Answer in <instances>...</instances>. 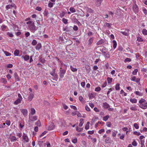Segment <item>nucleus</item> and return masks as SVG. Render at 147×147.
Here are the masks:
<instances>
[{
	"label": "nucleus",
	"instance_id": "nucleus-1",
	"mask_svg": "<svg viewBox=\"0 0 147 147\" xmlns=\"http://www.w3.org/2000/svg\"><path fill=\"white\" fill-rule=\"evenodd\" d=\"M29 28L30 30L34 32L36 30V27L34 25V24L33 22L30 25H29Z\"/></svg>",
	"mask_w": 147,
	"mask_h": 147
},
{
	"label": "nucleus",
	"instance_id": "nucleus-2",
	"mask_svg": "<svg viewBox=\"0 0 147 147\" xmlns=\"http://www.w3.org/2000/svg\"><path fill=\"white\" fill-rule=\"evenodd\" d=\"M66 70L63 69L61 68H60L59 70V76L61 78H63L64 77V75L65 74Z\"/></svg>",
	"mask_w": 147,
	"mask_h": 147
},
{
	"label": "nucleus",
	"instance_id": "nucleus-3",
	"mask_svg": "<svg viewBox=\"0 0 147 147\" xmlns=\"http://www.w3.org/2000/svg\"><path fill=\"white\" fill-rule=\"evenodd\" d=\"M133 8L135 13H137L138 11V9L136 4H134L133 5Z\"/></svg>",
	"mask_w": 147,
	"mask_h": 147
},
{
	"label": "nucleus",
	"instance_id": "nucleus-4",
	"mask_svg": "<svg viewBox=\"0 0 147 147\" xmlns=\"http://www.w3.org/2000/svg\"><path fill=\"white\" fill-rule=\"evenodd\" d=\"M140 107L143 109H145L147 108V102L142 104L139 106Z\"/></svg>",
	"mask_w": 147,
	"mask_h": 147
},
{
	"label": "nucleus",
	"instance_id": "nucleus-5",
	"mask_svg": "<svg viewBox=\"0 0 147 147\" xmlns=\"http://www.w3.org/2000/svg\"><path fill=\"white\" fill-rule=\"evenodd\" d=\"M131 80L137 83L139 82L140 81V78H136L135 76L133 77Z\"/></svg>",
	"mask_w": 147,
	"mask_h": 147
},
{
	"label": "nucleus",
	"instance_id": "nucleus-6",
	"mask_svg": "<svg viewBox=\"0 0 147 147\" xmlns=\"http://www.w3.org/2000/svg\"><path fill=\"white\" fill-rule=\"evenodd\" d=\"M55 128V125L53 123H51L48 127V129L49 130H51Z\"/></svg>",
	"mask_w": 147,
	"mask_h": 147
},
{
	"label": "nucleus",
	"instance_id": "nucleus-7",
	"mask_svg": "<svg viewBox=\"0 0 147 147\" xmlns=\"http://www.w3.org/2000/svg\"><path fill=\"white\" fill-rule=\"evenodd\" d=\"M102 0H96V5L97 7H99L101 5Z\"/></svg>",
	"mask_w": 147,
	"mask_h": 147
},
{
	"label": "nucleus",
	"instance_id": "nucleus-8",
	"mask_svg": "<svg viewBox=\"0 0 147 147\" xmlns=\"http://www.w3.org/2000/svg\"><path fill=\"white\" fill-rule=\"evenodd\" d=\"M105 142L107 144L111 143H112V141L110 138L107 137L105 140Z\"/></svg>",
	"mask_w": 147,
	"mask_h": 147
},
{
	"label": "nucleus",
	"instance_id": "nucleus-9",
	"mask_svg": "<svg viewBox=\"0 0 147 147\" xmlns=\"http://www.w3.org/2000/svg\"><path fill=\"white\" fill-rule=\"evenodd\" d=\"M34 96V94L32 93H31L30 94L29 96L28 97V101H30L32 100Z\"/></svg>",
	"mask_w": 147,
	"mask_h": 147
},
{
	"label": "nucleus",
	"instance_id": "nucleus-10",
	"mask_svg": "<svg viewBox=\"0 0 147 147\" xmlns=\"http://www.w3.org/2000/svg\"><path fill=\"white\" fill-rule=\"evenodd\" d=\"M29 118L30 119L31 121H34L35 120H36L37 119V117L36 116H33L32 117H30V115H29Z\"/></svg>",
	"mask_w": 147,
	"mask_h": 147
},
{
	"label": "nucleus",
	"instance_id": "nucleus-11",
	"mask_svg": "<svg viewBox=\"0 0 147 147\" xmlns=\"http://www.w3.org/2000/svg\"><path fill=\"white\" fill-rule=\"evenodd\" d=\"M21 112L23 113L24 117L27 116V110L26 109H23L22 110Z\"/></svg>",
	"mask_w": 147,
	"mask_h": 147
},
{
	"label": "nucleus",
	"instance_id": "nucleus-12",
	"mask_svg": "<svg viewBox=\"0 0 147 147\" xmlns=\"http://www.w3.org/2000/svg\"><path fill=\"white\" fill-rule=\"evenodd\" d=\"M23 140L26 142H29V139L28 136L24 134L23 136Z\"/></svg>",
	"mask_w": 147,
	"mask_h": 147
},
{
	"label": "nucleus",
	"instance_id": "nucleus-13",
	"mask_svg": "<svg viewBox=\"0 0 147 147\" xmlns=\"http://www.w3.org/2000/svg\"><path fill=\"white\" fill-rule=\"evenodd\" d=\"M103 107L105 109H107L110 107V105L106 102H104L103 103Z\"/></svg>",
	"mask_w": 147,
	"mask_h": 147
},
{
	"label": "nucleus",
	"instance_id": "nucleus-14",
	"mask_svg": "<svg viewBox=\"0 0 147 147\" xmlns=\"http://www.w3.org/2000/svg\"><path fill=\"white\" fill-rule=\"evenodd\" d=\"M22 58L24 59L25 61H27L29 59L30 57L29 56L26 55H25L24 56H22Z\"/></svg>",
	"mask_w": 147,
	"mask_h": 147
},
{
	"label": "nucleus",
	"instance_id": "nucleus-15",
	"mask_svg": "<svg viewBox=\"0 0 147 147\" xmlns=\"http://www.w3.org/2000/svg\"><path fill=\"white\" fill-rule=\"evenodd\" d=\"M11 142H14L17 140V138L15 136H11L9 138Z\"/></svg>",
	"mask_w": 147,
	"mask_h": 147
},
{
	"label": "nucleus",
	"instance_id": "nucleus-16",
	"mask_svg": "<svg viewBox=\"0 0 147 147\" xmlns=\"http://www.w3.org/2000/svg\"><path fill=\"white\" fill-rule=\"evenodd\" d=\"M14 77L16 79V80L17 81H20V79L18 75L16 73H15L14 74Z\"/></svg>",
	"mask_w": 147,
	"mask_h": 147
},
{
	"label": "nucleus",
	"instance_id": "nucleus-17",
	"mask_svg": "<svg viewBox=\"0 0 147 147\" xmlns=\"http://www.w3.org/2000/svg\"><path fill=\"white\" fill-rule=\"evenodd\" d=\"M84 123V119H81L80 120V123L79 126L81 127H82Z\"/></svg>",
	"mask_w": 147,
	"mask_h": 147
},
{
	"label": "nucleus",
	"instance_id": "nucleus-18",
	"mask_svg": "<svg viewBox=\"0 0 147 147\" xmlns=\"http://www.w3.org/2000/svg\"><path fill=\"white\" fill-rule=\"evenodd\" d=\"M130 101L132 103H136L137 102V100L134 98L133 99L131 98L130 99Z\"/></svg>",
	"mask_w": 147,
	"mask_h": 147
},
{
	"label": "nucleus",
	"instance_id": "nucleus-19",
	"mask_svg": "<svg viewBox=\"0 0 147 147\" xmlns=\"http://www.w3.org/2000/svg\"><path fill=\"white\" fill-rule=\"evenodd\" d=\"M19 53V50L16 49L14 52V54L15 56H18Z\"/></svg>",
	"mask_w": 147,
	"mask_h": 147
},
{
	"label": "nucleus",
	"instance_id": "nucleus-20",
	"mask_svg": "<svg viewBox=\"0 0 147 147\" xmlns=\"http://www.w3.org/2000/svg\"><path fill=\"white\" fill-rule=\"evenodd\" d=\"M41 47V45L40 43H38L36 47V50H39Z\"/></svg>",
	"mask_w": 147,
	"mask_h": 147
},
{
	"label": "nucleus",
	"instance_id": "nucleus-21",
	"mask_svg": "<svg viewBox=\"0 0 147 147\" xmlns=\"http://www.w3.org/2000/svg\"><path fill=\"white\" fill-rule=\"evenodd\" d=\"M108 83L110 84L112 82L113 78H111L108 77L107 78Z\"/></svg>",
	"mask_w": 147,
	"mask_h": 147
},
{
	"label": "nucleus",
	"instance_id": "nucleus-22",
	"mask_svg": "<svg viewBox=\"0 0 147 147\" xmlns=\"http://www.w3.org/2000/svg\"><path fill=\"white\" fill-rule=\"evenodd\" d=\"M112 42L113 44V48L114 49H115L117 45V42L115 40H113Z\"/></svg>",
	"mask_w": 147,
	"mask_h": 147
},
{
	"label": "nucleus",
	"instance_id": "nucleus-23",
	"mask_svg": "<svg viewBox=\"0 0 147 147\" xmlns=\"http://www.w3.org/2000/svg\"><path fill=\"white\" fill-rule=\"evenodd\" d=\"M87 11L89 13H93L94 12V10L93 9L89 8H87Z\"/></svg>",
	"mask_w": 147,
	"mask_h": 147
},
{
	"label": "nucleus",
	"instance_id": "nucleus-24",
	"mask_svg": "<svg viewBox=\"0 0 147 147\" xmlns=\"http://www.w3.org/2000/svg\"><path fill=\"white\" fill-rule=\"evenodd\" d=\"M22 100L19 99H18L14 102V104L15 105H17L21 102Z\"/></svg>",
	"mask_w": 147,
	"mask_h": 147
},
{
	"label": "nucleus",
	"instance_id": "nucleus-25",
	"mask_svg": "<svg viewBox=\"0 0 147 147\" xmlns=\"http://www.w3.org/2000/svg\"><path fill=\"white\" fill-rule=\"evenodd\" d=\"M93 40L92 38H90L88 40V45H90L93 42Z\"/></svg>",
	"mask_w": 147,
	"mask_h": 147
},
{
	"label": "nucleus",
	"instance_id": "nucleus-26",
	"mask_svg": "<svg viewBox=\"0 0 147 147\" xmlns=\"http://www.w3.org/2000/svg\"><path fill=\"white\" fill-rule=\"evenodd\" d=\"M0 80L1 82L3 83L4 84H6L7 82L6 80L4 78H1V79Z\"/></svg>",
	"mask_w": 147,
	"mask_h": 147
},
{
	"label": "nucleus",
	"instance_id": "nucleus-27",
	"mask_svg": "<svg viewBox=\"0 0 147 147\" xmlns=\"http://www.w3.org/2000/svg\"><path fill=\"white\" fill-rule=\"evenodd\" d=\"M136 94L139 95L140 96H141L142 95V93L140 92L139 91H136L135 92Z\"/></svg>",
	"mask_w": 147,
	"mask_h": 147
},
{
	"label": "nucleus",
	"instance_id": "nucleus-28",
	"mask_svg": "<svg viewBox=\"0 0 147 147\" xmlns=\"http://www.w3.org/2000/svg\"><path fill=\"white\" fill-rule=\"evenodd\" d=\"M70 67L71 70L73 72H76V71L77 70V69L76 68H73L71 65L70 66Z\"/></svg>",
	"mask_w": 147,
	"mask_h": 147
},
{
	"label": "nucleus",
	"instance_id": "nucleus-29",
	"mask_svg": "<svg viewBox=\"0 0 147 147\" xmlns=\"http://www.w3.org/2000/svg\"><path fill=\"white\" fill-rule=\"evenodd\" d=\"M69 10L72 13H74L76 12V10L75 8L73 7H70Z\"/></svg>",
	"mask_w": 147,
	"mask_h": 147
},
{
	"label": "nucleus",
	"instance_id": "nucleus-30",
	"mask_svg": "<svg viewBox=\"0 0 147 147\" xmlns=\"http://www.w3.org/2000/svg\"><path fill=\"white\" fill-rule=\"evenodd\" d=\"M31 114L32 115H34L35 113V110L34 109L32 108L31 109Z\"/></svg>",
	"mask_w": 147,
	"mask_h": 147
},
{
	"label": "nucleus",
	"instance_id": "nucleus-31",
	"mask_svg": "<svg viewBox=\"0 0 147 147\" xmlns=\"http://www.w3.org/2000/svg\"><path fill=\"white\" fill-rule=\"evenodd\" d=\"M109 117V115L103 117V120L104 121H106Z\"/></svg>",
	"mask_w": 147,
	"mask_h": 147
},
{
	"label": "nucleus",
	"instance_id": "nucleus-32",
	"mask_svg": "<svg viewBox=\"0 0 147 147\" xmlns=\"http://www.w3.org/2000/svg\"><path fill=\"white\" fill-rule=\"evenodd\" d=\"M53 76L54 77V79H53V80H55L57 81L58 79V75L57 74H55Z\"/></svg>",
	"mask_w": 147,
	"mask_h": 147
},
{
	"label": "nucleus",
	"instance_id": "nucleus-33",
	"mask_svg": "<svg viewBox=\"0 0 147 147\" xmlns=\"http://www.w3.org/2000/svg\"><path fill=\"white\" fill-rule=\"evenodd\" d=\"M130 109L131 110L133 111H136L137 110L136 106H135L134 107H130Z\"/></svg>",
	"mask_w": 147,
	"mask_h": 147
},
{
	"label": "nucleus",
	"instance_id": "nucleus-34",
	"mask_svg": "<svg viewBox=\"0 0 147 147\" xmlns=\"http://www.w3.org/2000/svg\"><path fill=\"white\" fill-rule=\"evenodd\" d=\"M142 32L143 34L147 35V30L146 29H143L142 31Z\"/></svg>",
	"mask_w": 147,
	"mask_h": 147
},
{
	"label": "nucleus",
	"instance_id": "nucleus-35",
	"mask_svg": "<svg viewBox=\"0 0 147 147\" xmlns=\"http://www.w3.org/2000/svg\"><path fill=\"white\" fill-rule=\"evenodd\" d=\"M39 61H40L43 63H45V60L44 59L42 58V57L41 58H40L39 59Z\"/></svg>",
	"mask_w": 147,
	"mask_h": 147
},
{
	"label": "nucleus",
	"instance_id": "nucleus-36",
	"mask_svg": "<svg viewBox=\"0 0 147 147\" xmlns=\"http://www.w3.org/2000/svg\"><path fill=\"white\" fill-rule=\"evenodd\" d=\"M55 70L53 69L52 71L50 73V74L53 76L56 73H55Z\"/></svg>",
	"mask_w": 147,
	"mask_h": 147
},
{
	"label": "nucleus",
	"instance_id": "nucleus-37",
	"mask_svg": "<svg viewBox=\"0 0 147 147\" xmlns=\"http://www.w3.org/2000/svg\"><path fill=\"white\" fill-rule=\"evenodd\" d=\"M83 128H79L78 127H76V131L78 132H80L83 130Z\"/></svg>",
	"mask_w": 147,
	"mask_h": 147
},
{
	"label": "nucleus",
	"instance_id": "nucleus-38",
	"mask_svg": "<svg viewBox=\"0 0 147 147\" xmlns=\"http://www.w3.org/2000/svg\"><path fill=\"white\" fill-rule=\"evenodd\" d=\"M146 102V100L144 99H143L142 98L139 101V102L141 104H142L143 102Z\"/></svg>",
	"mask_w": 147,
	"mask_h": 147
},
{
	"label": "nucleus",
	"instance_id": "nucleus-39",
	"mask_svg": "<svg viewBox=\"0 0 147 147\" xmlns=\"http://www.w3.org/2000/svg\"><path fill=\"white\" fill-rule=\"evenodd\" d=\"M62 20L63 22L65 24H67L68 23V20L65 18H63Z\"/></svg>",
	"mask_w": 147,
	"mask_h": 147
},
{
	"label": "nucleus",
	"instance_id": "nucleus-40",
	"mask_svg": "<svg viewBox=\"0 0 147 147\" xmlns=\"http://www.w3.org/2000/svg\"><path fill=\"white\" fill-rule=\"evenodd\" d=\"M119 83L117 84L115 86V88L116 90H119Z\"/></svg>",
	"mask_w": 147,
	"mask_h": 147
},
{
	"label": "nucleus",
	"instance_id": "nucleus-41",
	"mask_svg": "<svg viewBox=\"0 0 147 147\" xmlns=\"http://www.w3.org/2000/svg\"><path fill=\"white\" fill-rule=\"evenodd\" d=\"M4 52L5 55L7 56H10L11 55V54L7 51H4Z\"/></svg>",
	"mask_w": 147,
	"mask_h": 147
},
{
	"label": "nucleus",
	"instance_id": "nucleus-42",
	"mask_svg": "<svg viewBox=\"0 0 147 147\" xmlns=\"http://www.w3.org/2000/svg\"><path fill=\"white\" fill-rule=\"evenodd\" d=\"M101 90V88L99 86H98L95 89V91L96 92H99Z\"/></svg>",
	"mask_w": 147,
	"mask_h": 147
},
{
	"label": "nucleus",
	"instance_id": "nucleus-43",
	"mask_svg": "<svg viewBox=\"0 0 147 147\" xmlns=\"http://www.w3.org/2000/svg\"><path fill=\"white\" fill-rule=\"evenodd\" d=\"M37 42L36 41V40H34L32 42V45H35L37 44Z\"/></svg>",
	"mask_w": 147,
	"mask_h": 147
},
{
	"label": "nucleus",
	"instance_id": "nucleus-44",
	"mask_svg": "<svg viewBox=\"0 0 147 147\" xmlns=\"http://www.w3.org/2000/svg\"><path fill=\"white\" fill-rule=\"evenodd\" d=\"M132 144L134 146H136L137 145V142L135 140H134L132 143Z\"/></svg>",
	"mask_w": 147,
	"mask_h": 147
},
{
	"label": "nucleus",
	"instance_id": "nucleus-45",
	"mask_svg": "<svg viewBox=\"0 0 147 147\" xmlns=\"http://www.w3.org/2000/svg\"><path fill=\"white\" fill-rule=\"evenodd\" d=\"M121 33L125 36H128V34L127 32H123V31H121Z\"/></svg>",
	"mask_w": 147,
	"mask_h": 147
},
{
	"label": "nucleus",
	"instance_id": "nucleus-46",
	"mask_svg": "<svg viewBox=\"0 0 147 147\" xmlns=\"http://www.w3.org/2000/svg\"><path fill=\"white\" fill-rule=\"evenodd\" d=\"M133 134H134L136 135L137 136H139V135H140V134H141L140 133V132H137L136 131H134L133 132Z\"/></svg>",
	"mask_w": 147,
	"mask_h": 147
},
{
	"label": "nucleus",
	"instance_id": "nucleus-47",
	"mask_svg": "<svg viewBox=\"0 0 147 147\" xmlns=\"http://www.w3.org/2000/svg\"><path fill=\"white\" fill-rule=\"evenodd\" d=\"M138 71V70L137 69H135L132 72L133 74L134 75L136 74Z\"/></svg>",
	"mask_w": 147,
	"mask_h": 147
},
{
	"label": "nucleus",
	"instance_id": "nucleus-48",
	"mask_svg": "<svg viewBox=\"0 0 147 147\" xmlns=\"http://www.w3.org/2000/svg\"><path fill=\"white\" fill-rule=\"evenodd\" d=\"M6 124L8 125L9 126L10 125L11 122L9 120H7L5 121Z\"/></svg>",
	"mask_w": 147,
	"mask_h": 147
},
{
	"label": "nucleus",
	"instance_id": "nucleus-49",
	"mask_svg": "<svg viewBox=\"0 0 147 147\" xmlns=\"http://www.w3.org/2000/svg\"><path fill=\"white\" fill-rule=\"evenodd\" d=\"M79 100L82 102H84V101H83V98L81 96H80L79 97Z\"/></svg>",
	"mask_w": 147,
	"mask_h": 147
},
{
	"label": "nucleus",
	"instance_id": "nucleus-50",
	"mask_svg": "<svg viewBox=\"0 0 147 147\" xmlns=\"http://www.w3.org/2000/svg\"><path fill=\"white\" fill-rule=\"evenodd\" d=\"M131 61V59L129 58H127L125 60V62H130Z\"/></svg>",
	"mask_w": 147,
	"mask_h": 147
},
{
	"label": "nucleus",
	"instance_id": "nucleus-51",
	"mask_svg": "<svg viewBox=\"0 0 147 147\" xmlns=\"http://www.w3.org/2000/svg\"><path fill=\"white\" fill-rule=\"evenodd\" d=\"M62 104L63 106V107L64 109L66 110L68 109V107L65 104L63 103Z\"/></svg>",
	"mask_w": 147,
	"mask_h": 147
},
{
	"label": "nucleus",
	"instance_id": "nucleus-52",
	"mask_svg": "<svg viewBox=\"0 0 147 147\" xmlns=\"http://www.w3.org/2000/svg\"><path fill=\"white\" fill-rule=\"evenodd\" d=\"M134 126L136 129H138L139 128V126L136 123H135L134 124Z\"/></svg>",
	"mask_w": 147,
	"mask_h": 147
},
{
	"label": "nucleus",
	"instance_id": "nucleus-53",
	"mask_svg": "<svg viewBox=\"0 0 147 147\" xmlns=\"http://www.w3.org/2000/svg\"><path fill=\"white\" fill-rule=\"evenodd\" d=\"M7 34L9 36L11 37H13V36L12 33H9V32H8Z\"/></svg>",
	"mask_w": 147,
	"mask_h": 147
},
{
	"label": "nucleus",
	"instance_id": "nucleus-54",
	"mask_svg": "<svg viewBox=\"0 0 147 147\" xmlns=\"http://www.w3.org/2000/svg\"><path fill=\"white\" fill-rule=\"evenodd\" d=\"M105 26H107L109 28H110L111 27V24L107 23H105Z\"/></svg>",
	"mask_w": 147,
	"mask_h": 147
},
{
	"label": "nucleus",
	"instance_id": "nucleus-55",
	"mask_svg": "<svg viewBox=\"0 0 147 147\" xmlns=\"http://www.w3.org/2000/svg\"><path fill=\"white\" fill-rule=\"evenodd\" d=\"M53 4L52 3L50 2L48 4V7L50 8H51L53 7Z\"/></svg>",
	"mask_w": 147,
	"mask_h": 147
},
{
	"label": "nucleus",
	"instance_id": "nucleus-56",
	"mask_svg": "<svg viewBox=\"0 0 147 147\" xmlns=\"http://www.w3.org/2000/svg\"><path fill=\"white\" fill-rule=\"evenodd\" d=\"M78 27L76 26V25H74V27H73V29L75 30V31H77L78 30Z\"/></svg>",
	"mask_w": 147,
	"mask_h": 147
},
{
	"label": "nucleus",
	"instance_id": "nucleus-57",
	"mask_svg": "<svg viewBox=\"0 0 147 147\" xmlns=\"http://www.w3.org/2000/svg\"><path fill=\"white\" fill-rule=\"evenodd\" d=\"M36 125L40 126L41 125L40 121L39 120H38L36 123Z\"/></svg>",
	"mask_w": 147,
	"mask_h": 147
},
{
	"label": "nucleus",
	"instance_id": "nucleus-58",
	"mask_svg": "<svg viewBox=\"0 0 147 147\" xmlns=\"http://www.w3.org/2000/svg\"><path fill=\"white\" fill-rule=\"evenodd\" d=\"M137 40L138 41H139V42L143 41V40L142 39V38L141 37H137Z\"/></svg>",
	"mask_w": 147,
	"mask_h": 147
},
{
	"label": "nucleus",
	"instance_id": "nucleus-59",
	"mask_svg": "<svg viewBox=\"0 0 147 147\" xmlns=\"http://www.w3.org/2000/svg\"><path fill=\"white\" fill-rule=\"evenodd\" d=\"M94 130H92V131H88V134H89L92 135L94 134Z\"/></svg>",
	"mask_w": 147,
	"mask_h": 147
},
{
	"label": "nucleus",
	"instance_id": "nucleus-60",
	"mask_svg": "<svg viewBox=\"0 0 147 147\" xmlns=\"http://www.w3.org/2000/svg\"><path fill=\"white\" fill-rule=\"evenodd\" d=\"M47 133V131H45L43 132L40 136V137H41L42 136H44L45 134Z\"/></svg>",
	"mask_w": 147,
	"mask_h": 147
},
{
	"label": "nucleus",
	"instance_id": "nucleus-61",
	"mask_svg": "<svg viewBox=\"0 0 147 147\" xmlns=\"http://www.w3.org/2000/svg\"><path fill=\"white\" fill-rule=\"evenodd\" d=\"M30 35V33L29 32H27L25 33V35L26 37H28Z\"/></svg>",
	"mask_w": 147,
	"mask_h": 147
},
{
	"label": "nucleus",
	"instance_id": "nucleus-62",
	"mask_svg": "<svg viewBox=\"0 0 147 147\" xmlns=\"http://www.w3.org/2000/svg\"><path fill=\"white\" fill-rule=\"evenodd\" d=\"M7 67L8 68H11L13 67V65L11 64H9L7 65Z\"/></svg>",
	"mask_w": 147,
	"mask_h": 147
},
{
	"label": "nucleus",
	"instance_id": "nucleus-63",
	"mask_svg": "<svg viewBox=\"0 0 147 147\" xmlns=\"http://www.w3.org/2000/svg\"><path fill=\"white\" fill-rule=\"evenodd\" d=\"M93 33L91 31H89L87 33L88 36H91L93 35Z\"/></svg>",
	"mask_w": 147,
	"mask_h": 147
},
{
	"label": "nucleus",
	"instance_id": "nucleus-64",
	"mask_svg": "<svg viewBox=\"0 0 147 147\" xmlns=\"http://www.w3.org/2000/svg\"><path fill=\"white\" fill-rule=\"evenodd\" d=\"M77 139L76 138H75L72 140V142L74 143H76L77 142Z\"/></svg>",
	"mask_w": 147,
	"mask_h": 147
}]
</instances>
